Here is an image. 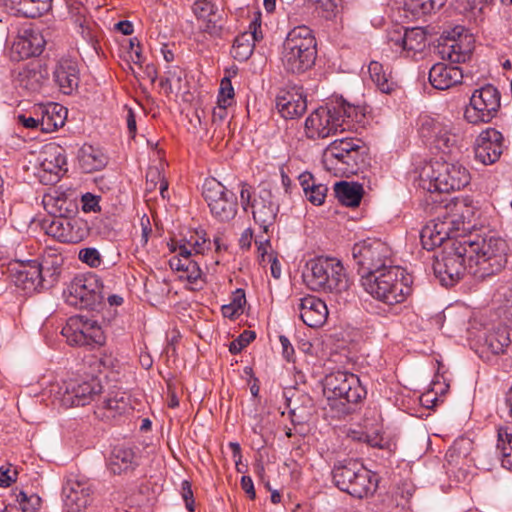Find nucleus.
I'll use <instances>...</instances> for the list:
<instances>
[{"label":"nucleus","mask_w":512,"mask_h":512,"mask_svg":"<svg viewBox=\"0 0 512 512\" xmlns=\"http://www.w3.org/2000/svg\"><path fill=\"white\" fill-rule=\"evenodd\" d=\"M505 250L506 243L500 238L469 233L453 239L445 246L444 271L439 270L441 285H454L467 263L482 266L487 274L500 271L507 262Z\"/></svg>","instance_id":"obj_1"},{"label":"nucleus","mask_w":512,"mask_h":512,"mask_svg":"<svg viewBox=\"0 0 512 512\" xmlns=\"http://www.w3.org/2000/svg\"><path fill=\"white\" fill-rule=\"evenodd\" d=\"M368 149L358 138L336 139L323 153V165L337 177L357 174L366 164Z\"/></svg>","instance_id":"obj_2"},{"label":"nucleus","mask_w":512,"mask_h":512,"mask_svg":"<svg viewBox=\"0 0 512 512\" xmlns=\"http://www.w3.org/2000/svg\"><path fill=\"white\" fill-rule=\"evenodd\" d=\"M317 57L316 40L307 26L293 28L287 35L281 54L284 70L301 74L311 69Z\"/></svg>","instance_id":"obj_3"},{"label":"nucleus","mask_w":512,"mask_h":512,"mask_svg":"<svg viewBox=\"0 0 512 512\" xmlns=\"http://www.w3.org/2000/svg\"><path fill=\"white\" fill-rule=\"evenodd\" d=\"M324 395L331 410L338 415L351 413L352 405L361 401L366 390L359 378L345 371L330 373L324 380Z\"/></svg>","instance_id":"obj_4"},{"label":"nucleus","mask_w":512,"mask_h":512,"mask_svg":"<svg viewBox=\"0 0 512 512\" xmlns=\"http://www.w3.org/2000/svg\"><path fill=\"white\" fill-rule=\"evenodd\" d=\"M470 182L468 170L461 164L435 160L426 164L420 173V186L430 193H450Z\"/></svg>","instance_id":"obj_5"},{"label":"nucleus","mask_w":512,"mask_h":512,"mask_svg":"<svg viewBox=\"0 0 512 512\" xmlns=\"http://www.w3.org/2000/svg\"><path fill=\"white\" fill-rule=\"evenodd\" d=\"M390 255L389 246L379 239L368 238L354 244L352 257L358 266L363 287L374 284V278L386 269Z\"/></svg>","instance_id":"obj_6"},{"label":"nucleus","mask_w":512,"mask_h":512,"mask_svg":"<svg viewBox=\"0 0 512 512\" xmlns=\"http://www.w3.org/2000/svg\"><path fill=\"white\" fill-rule=\"evenodd\" d=\"M302 278L307 288H347L349 285L343 264L331 257L309 260Z\"/></svg>","instance_id":"obj_7"},{"label":"nucleus","mask_w":512,"mask_h":512,"mask_svg":"<svg viewBox=\"0 0 512 512\" xmlns=\"http://www.w3.org/2000/svg\"><path fill=\"white\" fill-rule=\"evenodd\" d=\"M419 134L445 154H450L458 149L462 140L461 127L458 124L448 119L430 116L420 117Z\"/></svg>","instance_id":"obj_8"},{"label":"nucleus","mask_w":512,"mask_h":512,"mask_svg":"<svg viewBox=\"0 0 512 512\" xmlns=\"http://www.w3.org/2000/svg\"><path fill=\"white\" fill-rule=\"evenodd\" d=\"M500 93L496 87L487 84L476 89L464 111V118L473 125L489 123L500 109Z\"/></svg>","instance_id":"obj_9"},{"label":"nucleus","mask_w":512,"mask_h":512,"mask_svg":"<svg viewBox=\"0 0 512 512\" xmlns=\"http://www.w3.org/2000/svg\"><path fill=\"white\" fill-rule=\"evenodd\" d=\"M203 197L210 211L218 220L226 222L233 219L237 213V198L232 191L214 178L205 180Z\"/></svg>","instance_id":"obj_10"},{"label":"nucleus","mask_w":512,"mask_h":512,"mask_svg":"<svg viewBox=\"0 0 512 512\" xmlns=\"http://www.w3.org/2000/svg\"><path fill=\"white\" fill-rule=\"evenodd\" d=\"M102 392V385L97 377L70 379L60 388V402L66 408L85 406Z\"/></svg>","instance_id":"obj_11"},{"label":"nucleus","mask_w":512,"mask_h":512,"mask_svg":"<svg viewBox=\"0 0 512 512\" xmlns=\"http://www.w3.org/2000/svg\"><path fill=\"white\" fill-rule=\"evenodd\" d=\"M61 333L70 345H102L105 342L104 333L97 321L82 315L70 317Z\"/></svg>","instance_id":"obj_12"},{"label":"nucleus","mask_w":512,"mask_h":512,"mask_svg":"<svg viewBox=\"0 0 512 512\" xmlns=\"http://www.w3.org/2000/svg\"><path fill=\"white\" fill-rule=\"evenodd\" d=\"M334 105L314 110L305 121V132L310 139H324L338 131H345V120H341Z\"/></svg>","instance_id":"obj_13"},{"label":"nucleus","mask_w":512,"mask_h":512,"mask_svg":"<svg viewBox=\"0 0 512 512\" xmlns=\"http://www.w3.org/2000/svg\"><path fill=\"white\" fill-rule=\"evenodd\" d=\"M504 137L498 130L488 128L476 139L475 158L484 165L497 162L503 153Z\"/></svg>","instance_id":"obj_14"},{"label":"nucleus","mask_w":512,"mask_h":512,"mask_svg":"<svg viewBox=\"0 0 512 512\" xmlns=\"http://www.w3.org/2000/svg\"><path fill=\"white\" fill-rule=\"evenodd\" d=\"M193 9L201 22V30L212 37H220L225 24L224 10L207 0L196 1Z\"/></svg>","instance_id":"obj_15"},{"label":"nucleus","mask_w":512,"mask_h":512,"mask_svg":"<svg viewBox=\"0 0 512 512\" xmlns=\"http://www.w3.org/2000/svg\"><path fill=\"white\" fill-rule=\"evenodd\" d=\"M251 207L255 222L267 234L269 228L274 225L279 212V205L274 202L272 192L266 188L261 189Z\"/></svg>","instance_id":"obj_16"},{"label":"nucleus","mask_w":512,"mask_h":512,"mask_svg":"<svg viewBox=\"0 0 512 512\" xmlns=\"http://www.w3.org/2000/svg\"><path fill=\"white\" fill-rule=\"evenodd\" d=\"M452 222H446L445 218H437L430 221L420 233L421 243L427 250H433L437 246H442V257L445 255V246L453 239L459 236H452L449 225Z\"/></svg>","instance_id":"obj_17"},{"label":"nucleus","mask_w":512,"mask_h":512,"mask_svg":"<svg viewBox=\"0 0 512 512\" xmlns=\"http://www.w3.org/2000/svg\"><path fill=\"white\" fill-rule=\"evenodd\" d=\"M12 283L16 288H37L45 279L36 260L16 262L9 268Z\"/></svg>","instance_id":"obj_18"},{"label":"nucleus","mask_w":512,"mask_h":512,"mask_svg":"<svg viewBox=\"0 0 512 512\" xmlns=\"http://www.w3.org/2000/svg\"><path fill=\"white\" fill-rule=\"evenodd\" d=\"M47 76L48 72L40 61H31L17 70L14 83L28 93H35L41 90Z\"/></svg>","instance_id":"obj_19"},{"label":"nucleus","mask_w":512,"mask_h":512,"mask_svg":"<svg viewBox=\"0 0 512 512\" xmlns=\"http://www.w3.org/2000/svg\"><path fill=\"white\" fill-rule=\"evenodd\" d=\"M171 251L177 254L169 260V265L172 269L182 272L179 276L180 279H186L192 283L197 280L201 275V270L197 261L193 260L192 249L186 245H171Z\"/></svg>","instance_id":"obj_20"},{"label":"nucleus","mask_w":512,"mask_h":512,"mask_svg":"<svg viewBox=\"0 0 512 512\" xmlns=\"http://www.w3.org/2000/svg\"><path fill=\"white\" fill-rule=\"evenodd\" d=\"M45 39L38 30L27 29L12 45V58L21 60L43 52Z\"/></svg>","instance_id":"obj_21"},{"label":"nucleus","mask_w":512,"mask_h":512,"mask_svg":"<svg viewBox=\"0 0 512 512\" xmlns=\"http://www.w3.org/2000/svg\"><path fill=\"white\" fill-rule=\"evenodd\" d=\"M53 77L64 94H72L78 88L80 81L78 63L70 58H61L54 68Z\"/></svg>","instance_id":"obj_22"},{"label":"nucleus","mask_w":512,"mask_h":512,"mask_svg":"<svg viewBox=\"0 0 512 512\" xmlns=\"http://www.w3.org/2000/svg\"><path fill=\"white\" fill-rule=\"evenodd\" d=\"M91 489L86 481L69 478L63 487L65 507L70 512H78L90 502Z\"/></svg>","instance_id":"obj_23"},{"label":"nucleus","mask_w":512,"mask_h":512,"mask_svg":"<svg viewBox=\"0 0 512 512\" xmlns=\"http://www.w3.org/2000/svg\"><path fill=\"white\" fill-rule=\"evenodd\" d=\"M275 105L285 119L300 117L307 109L306 98L295 89L279 91L275 99Z\"/></svg>","instance_id":"obj_24"},{"label":"nucleus","mask_w":512,"mask_h":512,"mask_svg":"<svg viewBox=\"0 0 512 512\" xmlns=\"http://www.w3.org/2000/svg\"><path fill=\"white\" fill-rule=\"evenodd\" d=\"M300 318L308 327H321L327 320L328 308L318 297L308 295L300 299Z\"/></svg>","instance_id":"obj_25"},{"label":"nucleus","mask_w":512,"mask_h":512,"mask_svg":"<svg viewBox=\"0 0 512 512\" xmlns=\"http://www.w3.org/2000/svg\"><path fill=\"white\" fill-rule=\"evenodd\" d=\"M129 408V395L124 391H113L96 404L94 413L102 420H109L125 413Z\"/></svg>","instance_id":"obj_26"},{"label":"nucleus","mask_w":512,"mask_h":512,"mask_svg":"<svg viewBox=\"0 0 512 512\" xmlns=\"http://www.w3.org/2000/svg\"><path fill=\"white\" fill-rule=\"evenodd\" d=\"M463 79V72L460 67L445 63L434 64L429 71V82L438 90H446L460 84Z\"/></svg>","instance_id":"obj_27"},{"label":"nucleus","mask_w":512,"mask_h":512,"mask_svg":"<svg viewBox=\"0 0 512 512\" xmlns=\"http://www.w3.org/2000/svg\"><path fill=\"white\" fill-rule=\"evenodd\" d=\"M34 113L40 116V129L45 133L56 131L67 119V109L58 103L41 104L35 108Z\"/></svg>","instance_id":"obj_28"},{"label":"nucleus","mask_w":512,"mask_h":512,"mask_svg":"<svg viewBox=\"0 0 512 512\" xmlns=\"http://www.w3.org/2000/svg\"><path fill=\"white\" fill-rule=\"evenodd\" d=\"M377 288H411L414 277L406 269L399 266H389L374 278Z\"/></svg>","instance_id":"obj_29"},{"label":"nucleus","mask_w":512,"mask_h":512,"mask_svg":"<svg viewBox=\"0 0 512 512\" xmlns=\"http://www.w3.org/2000/svg\"><path fill=\"white\" fill-rule=\"evenodd\" d=\"M40 167L43 171L58 176L66 165V156L63 147L56 143L45 145L39 156Z\"/></svg>","instance_id":"obj_30"},{"label":"nucleus","mask_w":512,"mask_h":512,"mask_svg":"<svg viewBox=\"0 0 512 512\" xmlns=\"http://www.w3.org/2000/svg\"><path fill=\"white\" fill-rule=\"evenodd\" d=\"M65 302L79 309L98 310L103 305L100 290H63Z\"/></svg>","instance_id":"obj_31"},{"label":"nucleus","mask_w":512,"mask_h":512,"mask_svg":"<svg viewBox=\"0 0 512 512\" xmlns=\"http://www.w3.org/2000/svg\"><path fill=\"white\" fill-rule=\"evenodd\" d=\"M138 466L134 450L130 447L115 446L108 459L109 470L116 475L133 471Z\"/></svg>","instance_id":"obj_32"},{"label":"nucleus","mask_w":512,"mask_h":512,"mask_svg":"<svg viewBox=\"0 0 512 512\" xmlns=\"http://www.w3.org/2000/svg\"><path fill=\"white\" fill-rule=\"evenodd\" d=\"M363 468L359 462L354 460H346L338 462L334 465L332 470L333 481L335 485L341 490L349 494L351 484L357 476V472Z\"/></svg>","instance_id":"obj_33"},{"label":"nucleus","mask_w":512,"mask_h":512,"mask_svg":"<svg viewBox=\"0 0 512 512\" xmlns=\"http://www.w3.org/2000/svg\"><path fill=\"white\" fill-rule=\"evenodd\" d=\"M455 208V213L444 216L446 222H452L449 225L450 233L452 236L467 235L466 232L473 227V210L464 203L456 204Z\"/></svg>","instance_id":"obj_34"},{"label":"nucleus","mask_w":512,"mask_h":512,"mask_svg":"<svg viewBox=\"0 0 512 512\" xmlns=\"http://www.w3.org/2000/svg\"><path fill=\"white\" fill-rule=\"evenodd\" d=\"M334 192L340 203L348 207H356L362 199L363 187L354 182L341 181L335 184Z\"/></svg>","instance_id":"obj_35"},{"label":"nucleus","mask_w":512,"mask_h":512,"mask_svg":"<svg viewBox=\"0 0 512 512\" xmlns=\"http://www.w3.org/2000/svg\"><path fill=\"white\" fill-rule=\"evenodd\" d=\"M78 158L81 168L87 173L98 171L106 165L105 155L91 145H84Z\"/></svg>","instance_id":"obj_36"},{"label":"nucleus","mask_w":512,"mask_h":512,"mask_svg":"<svg viewBox=\"0 0 512 512\" xmlns=\"http://www.w3.org/2000/svg\"><path fill=\"white\" fill-rule=\"evenodd\" d=\"M376 489V481L370 470L363 467L360 469V472H357V476L353 480L351 484V489L349 494L356 498H364L368 496L370 493L375 491Z\"/></svg>","instance_id":"obj_37"},{"label":"nucleus","mask_w":512,"mask_h":512,"mask_svg":"<svg viewBox=\"0 0 512 512\" xmlns=\"http://www.w3.org/2000/svg\"><path fill=\"white\" fill-rule=\"evenodd\" d=\"M472 48L469 43H463L462 39L451 40L442 46L441 54L443 58H447L451 63L466 62L471 55Z\"/></svg>","instance_id":"obj_38"},{"label":"nucleus","mask_w":512,"mask_h":512,"mask_svg":"<svg viewBox=\"0 0 512 512\" xmlns=\"http://www.w3.org/2000/svg\"><path fill=\"white\" fill-rule=\"evenodd\" d=\"M511 343L510 330L506 326H499L486 337V345L493 354H503Z\"/></svg>","instance_id":"obj_39"},{"label":"nucleus","mask_w":512,"mask_h":512,"mask_svg":"<svg viewBox=\"0 0 512 512\" xmlns=\"http://www.w3.org/2000/svg\"><path fill=\"white\" fill-rule=\"evenodd\" d=\"M426 32L421 27L407 29L405 32L404 44L402 51L409 56L410 53L416 54L422 52L426 47Z\"/></svg>","instance_id":"obj_40"},{"label":"nucleus","mask_w":512,"mask_h":512,"mask_svg":"<svg viewBox=\"0 0 512 512\" xmlns=\"http://www.w3.org/2000/svg\"><path fill=\"white\" fill-rule=\"evenodd\" d=\"M368 71L371 80L377 88L383 93H390L394 88V83L390 79V74H387L383 65L377 61H371L368 66Z\"/></svg>","instance_id":"obj_41"},{"label":"nucleus","mask_w":512,"mask_h":512,"mask_svg":"<svg viewBox=\"0 0 512 512\" xmlns=\"http://www.w3.org/2000/svg\"><path fill=\"white\" fill-rule=\"evenodd\" d=\"M335 110H338V115H341V120L344 119V127L347 129L351 128V123L361 122L364 114L360 107L351 105L344 99L337 101L334 104Z\"/></svg>","instance_id":"obj_42"},{"label":"nucleus","mask_w":512,"mask_h":512,"mask_svg":"<svg viewBox=\"0 0 512 512\" xmlns=\"http://www.w3.org/2000/svg\"><path fill=\"white\" fill-rule=\"evenodd\" d=\"M49 233L61 242L73 243L77 236L72 233V225L68 219L58 218L52 221L49 226Z\"/></svg>","instance_id":"obj_43"},{"label":"nucleus","mask_w":512,"mask_h":512,"mask_svg":"<svg viewBox=\"0 0 512 512\" xmlns=\"http://www.w3.org/2000/svg\"><path fill=\"white\" fill-rule=\"evenodd\" d=\"M254 46L252 35L244 32L235 38L231 53L236 60L246 61L252 55Z\"/></svg>","instance_id":"obj_44"},{"label":"nucleus","mask_w":512,"mask_h":512,"mask_svg":"<svg viewBox=\"0 0 512 512\" xmlns=\"http://www.w3.org/2000/svg\"><path fill=\"white\" fill-rule=\"evenodd\" d=\"M446 0H406L405 7L414 15H428L440 9Z\"/></svg>","instance_id":"obj_45"},{"label":"nucleus","mask_w":512,"mask_h":512,"mask_svg":"<svg viewBox=\"0 0 512 512\" xmlns=\"http://www.w3.org/2000/svg\"><path fill=\"white\" fill-rule=\"evenodd\" d=\"M226 105L217 104L216 107L212 110L211 117V126L210 129L212 131V137H222L225 132V128L228 126L229 122L228 111Z\"/></svg>","instance_id":"obj_46"},{"label":"nucleus","mask_w":512,"mask_h":512,"mask_svg":"<svg viewBox=\"0 0 512 512\" xmlns=\"http://www.w3.org/2000/svg\"><path fill=\"white\" fill-rule=\"evenodd\" d=\"M5 8L14 15L28 18L38 17L31 0H3Z\"/></svg>","instance_id":"obj_47"},{"label":"nucleus","mask_w":512,"mask_h":512,"mask_svg":"<svg viewBox=\"0 0 512 512\" xmlns=\"http://www.w3.org/2000/svg\"><path fill=\"white\" fill-rule=\"evenodd\" d=\"M370 295L387 305H394L401 303L405 298L410 295L411 290H367Z\"/></svg>","instance_id":"obj_48"},{"label":"nucleus","mask_w":512,"mask_h":512,"mask_svg":"<svg viewBox=\"0 0 512 512\" xmlns=\"http://www.w3.org/2000/svg\"><path fill=\"white\" fill-rule=\"evenodd\" d=\"M471 443L467 439H460L454 442L446 453V459L450 465H458L468 454Z\"/></svg>","instance_id":"obj_49"},{"label":"nucleus","mask_w":512,"mask_h":512,"mask_svg":"<svg viewBox=\"0 0 512 512\" xmlns=\"http://www.w3.org/2000/svg\"><path fill=\"white\" fill-rule=\"evenodd\" d=\"M182 245H186L189 249H192V255H198L204 253L205 249L210 245V241L206 238L204 231H196L190 236V239Z\"/></svg>","instance_id":"obj_50"},{"label":"nucleus","mask_w":512,"mask_h":512,"mask_svg":"<svg viewBox=\"0 0 512 512\" xmlns=\"http://www.w3.org/2000/svg\"><path fill=\"white\" fill-rule=\"evenodd\" d=\"M309 2L315 6V10L322 17L330 19L336 15L341 0H309Z\"/></svg>","instance_id":"obj_51"},{"label":"nucleus","mask_w":512,"mask_h":512,"mask_svg":"<svg viewBox=\"0 0 512 512\" xmlns=\"http://www.w3.org/2000/svg\"><path fill=\"white\" fill-rule=\"evenodd\" d=\"M17 501L23 512H36L41 506V498L38 495L28 496L24 491L19 492Z\"/></svg>","instance_id":"obj_52"},{"label":"nucleus","mask_w":512,"mask_h":512,"mask_svg":"<svg viewBox=\"0 0 512 512\" xmlns=\"http://www.w3.org/2000/svg\"><path fill=\"white\" fill-rule=\"evenodd\" d=\"M497 447L502 450V465L508 454H512V433L509 428L501 427L498 430V444Z\"/></svg>","instance_id":"obj_53"},{"label":"nucleus","mask_w":512,"mask_h":512,"mask_svg":"<svg viewBox=\"0 0 512 512\" xmlns=\"http://www.w3.org/2000/svg\"><path fill=\"white\" fill-rule=\"evenodd\" d=\"M256 338V333L251 330H245L239 337L230 343L229 351L232 354L240 353L247 345Z\"/></svg>","instance_id":"obj_54"},{"label":"nucleus","mask_w":512,"mask_h":512,"mask_svg":"<svg viewBox=\"0 0 512 512\" xmlns=\"http://www.w3.org/2000/svg\"><path fill=\"white\" fill-rule=\"evenodd\" d=\"M166 179L162 175L161 171L157 167H150L146 173V193H152L157 189V186L161 184V181Z\"/></svg>","instance_id":"obj_55"},{"label":"nucleus","mask_w":512,"mask_h":512,"mask_svg":"<svg viewBox=\"0 0 512 512\" xmlns=\"http://www.w3.org/2000/svg\"><path fill=\"white\" fill-rule=\"evenodd\" d=\"M406 30L407 28L399 25H396L390 30H388L387 41L391 45V47H395L400 50L403 49Z\"/></svg>","instance_id":"obj_56"},{"label":"nucleus","mask_w":512,"mask_h":512,"mask_svg":"<svg viewBox=\"0 0 512 512\" xmlns=\"http://www.w3.org/2000/svg\"><path fill=\"white\" fill-rule=\"evenodd\" d=\"M234 98V89L231 81L224 78L221 81L217 104L230 106Z\"/></svg>","instance_id":"obj_57"},{"label":"nucleus","mask_w":512,"mask_h":512,"mask_svg":"<svg viewBox=\"0 0 512 512\" xmlns=\"http://www.w3.org/2000/svg\"><path fill=\"white\" fill-rule=\"evenodd\" d=\"M327 191L328 189L325 185L316 183L312 189L305 192V196L309 202L318 206L324 203Z\"/></svg>","instance_id":"obj_58"},{"label":"nucleus","mask_w":512,"mask_h":512,"mask_svg":"<svg viewBox=\"0 0 512 512\" xmlns=\"http://www.w3.org/2000/svg\"><path fill=\"white\" fill-rule=\"evenodd\" d=\"M79 259L91 267H97L101 263L100 254L95 248H85L80 250Z\"/></svg>","instance_id":"obj_59"},{"label":"nucleus","mask_w":512,"mask_h":512,"mask_svg":"<svg viewBox=\"0 0 512 512\" xmlns=\"http://www.w3.org/2000/svg\"><path fill=\"white\" fill-rule=\"evenodd\" d=\"M483 6V0H460V7L463 11L470 12L474 16L481 14Z\"/></svg>","instance_id":"obj_60"},{"label":"nucleus","mask_w":512,"mask_h":512,"mask_svg":"<svg viewBox=\"0 0 512 512\" xmlns=\"http://www.w3.org/2000/svg\"><path fill=\"white\" fill-rule=\"evenodd\" d=\"M289 414L291 417V421L294 424H302L306 421L307 416L309 415L308 411L305 408H297L291 406V401H289Z\"/></svg>","instance_id":"obj_61"},{"label":"nucleus","mask_w":512,"mask_h":512,"mask_svg":"<svg viewBox=\"0 0 512 512\" xmlns=\"http://www.w3.org/2000/svg\"><path fill=\"white\" fill-rule=\"evenodd\" d=\"M17 470H11L10 467H0V486L8 487L16 481Z\"/></svg>","instance_id":"obj_62"},{"label":"nucleus","mask_w":512,"mask_h":512,"mask_svg":"<svg viewBox=\"0 0 512 512\" xmlns=\"http://www.w3.org/2000/svg\"><path fill=\"white\" fill-rule=\"evenodd\" d=\"M182 489V497L185 501L186 508L189 511H194V500H193V492L191 489V484L188 481H183L181 485Z\"/></svg>","instance_id":"obj_63"},{"label":"nucleus","mask_w":512,"mask_h":512,"mask_svg":"<svg viewBox=\"0 0 512 512\" xmlns=\"http://www.w3.org/2000/svg\"><path fill=\"white\" fill-rule=\"evenodd\" d=\"M245 290H235L232 293V299L229 303L231 306L238 309L240 312L243 313L244 306L246 304V297H245Z\"/></svg>","instance_id":"obj_64"}]
</instances>
